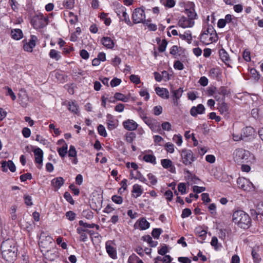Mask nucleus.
<instances>
[{
  "instance_id": "obj_1",
  "label": "nucleus",
  "mask_w": 263,
  "mask_h": 263,
  "mask_svg": "<svg viewBox=\"0 0 263 263\" xmlns=\"http://www.w3.org/2000/svg\"><path fill=\"white\" fill-rule=\"evenodd\" d=\"M232 221L239 228L243 229H248L251 223V219L246 212L242 210H236L232 215Z\"/></svg>"
},
{
  "instance_id": "obj_2",
  "label": "nucleus",
  "mask_w": 263,
  "mask_h": 263,
  "mask_svg": "<svg viewBox=\"0 0 263 263\" xmlns=\"http://www.w3.org/2000/svg\"><path fill=\"white\" fill-rule=\"evenodd\" d=\"M233 155L234 160L237 163L251 162L252 156L248 151L243 148H237L234 152Z\"/></svg>"
},
{
  "instance_id": "obj_3",
  "label": "nucleus",
  "mask_w": 263,
  "mask_h": 263,
  "mask_svg": "<svg viewBox=\"0 0 263 263\" xmlns=\"http://www.w3.org/2000/svg\"><path fill=\"white\" fill-rule=\"evenodd\" d=\"M31 24L36 29L45 27L48 24V18L45 17L43 14L35 15L31 20Z\"/></svg>"
},
{
  "instance_id": "obj_4",
  "label": "nucleus",
  "mask_w": 263,
  "mask_h": 263,
  "mask_svg": "<svg viewBox=\"0 0 263 263\" xmlns=\"http://www.w3.org/2000/svg\"><path fill=\"white\" fill-rule=\"evenodd\" d=\"M132 17L133 23L135 24L138 23L145 24V22H150L149 20H145L144 10L141 8L135 9L133 12Z\"/></svg>"
},
{
  "instance_id": "obj_5",
  "label": "nucleus",
  "mask_w": 263,
  "mask_h": 263,
  "mask_svg": "<svg viewBox=\"0 0 263 263\" xmlns=\"http://www.w3.org/2000/svg\"><path fill=\"white\" fill-rule=\"evenodd\" d=\"M181 157L182 163L185 165H191L193 162L196 160V157L194 155L191 149H183L181 152Z\"/></svg>"
},
{
  "instance_id": "obj_6",
  "label": "nucleus",
  "mask_w": 263,
  "mask_h": 263,
  "mask_svg": "<svg viewBox=\"0 0 263 263\" xmlns=\"http://www.w3.org/2000/svg\"><path fill=\"white\" fill-rule=\"evenodd\" d=\"M237 183L239 188L245 191L250 192L255 189L253 183L243 177L238 178L237 180Z\"/></svg>"
},
{
  "instance_id": "obj_7",
  "label": "nucleus",
  "mask_w": 263,
  "mask_h": 263,
  "mask_svg": "<svg viewBox=\"0 0 263 263\" xmlns=\"http://www.w3.org/2000/svg\"><path fill=\"white\" fill-rule=\"evenodd\" d=\"M12 250L10 252L5 250V252L2 253L3 258L9 262H12L15 260L17 256V247H13Z\"/></svg>"
},
{
  "instance_id": "obj_8",
  "label": "nucleus",
  "mask_w": 263,
  "mask_h": 263,
  "mask_svg": "<svg viewBox=\"0 0 263 263\" xmlns=\"http://www.w3.org/2000/svg\"><path fill=\"white\" fill-rule=\"evenodd\" d=\"M12 247H16L15 242L12 239H8L3 241L1 247L2 253L5 252V250L8 251V252H10L11 250H12Z\"/></svg>"
},
{
  "instance_id": "obj_9",
  "label": "nucleus",
  "mask_w": 263,
  "mask_h": 263,
  "mask_svg": "<svg viewBox=\"0 0 263 263\" xmlns=\"http://www.w3.org/2000/svg\"><path fill=\"white\" fill-rule=\"evenodd\" d=\"M205 107L202 104L197 106H193L190 109V114L193 117H196L198 114H203L205 112Z\"/></svg>"
},
{
  "instance_id": "obj_10",
  "label": "nucleus",
  "mask_w": 263,
  "mask_h": 263,
  "mask_svg": "<svg viewBox=\"0 0 263 263\" xmlns=\"http://www.w3.org/2000/svg\"><path fill=\"white\" fill-rule=\"evenodd\" d=\"M178 25L182 28H185L187 27H192L194 25V21L190 20L189 18L182 16L178 22Z\"/></svg>"
},
{
  "instance_id": "obj_11",
  "label": "nucleus",
  "mask_w": 263,
  "mask_h": 263,
  "mask_svg": "<svg viewBox=\"0 0 263 263\" xmlns=\"http://www.w3.org/2000/svg\"><path fill=\"white\" fill-rule=\"evenodd\" d=\"M37 38L35 36L31 35V39L29 40V42L24 44L23 48L24 50L28 52H32V49L36 45L35 42Z\"/></svg>"
},
{
  "instance_id": "obj_12",
  "label": "nucleus",
  "mask_w": 263,
  "mask_h": 263,
  "mask_svg": "<svg viewBox=\"0 0 263 263\" xmlns=\"http://www.w3.org/2000/svg\"><path fill=\"white\" fill-rule=\"evenodd\" d=\"M218 109L220 114L223 115L226 118H228L229 116V106L224 102L219 103L218 104Z\"/></svg>"
},
{
  "instance_id": "obj_13",
  "label": "nucleus",
  "mask_w": 263,
  "mask_h": 263,
  "mask_svg": "<svg viewBox=\"0 0 263 263\" xmlns=\"http://www.w3.org/2000/svg\"><path fill=\"white\" fill-rule=\"evenodd\" d=\"M63 105H67L68 109L73 114H78L79 112V106L76 101H69L67 103L64 102Z\"/></svg>"
},
{
  "instance_id": "obj_14",
  "label": "nucleus",
  "mask_w": 263,
  "mask_h": 263,
  "mask_svg": "<svg viewBox=\"0 0 263 263\" xmlns=\"http://www.w3.org/2000/svg\"><path fill=\"white\" fill-rule=\"evenodd\" d=\"M123 125L125 129L131 131L136 130L138 127L137 123L133 120L130 119L124 121Z\"/></svg>"
},
{
  "instance_id": "obj_15",
  "label": "nucleus",
  "mask_w": 263,
  "mask_h": 263,
  "mask_svg": "<svg viewBox=\"0 0 263 263\" xmlns=\"http://www.w3.org/2000/svg\"><path fill=\"white\" fill-rule=\"evenodd\" d=\"M137 224L138 225V228L141 230L147 229L150 226V223L144 217L140 218L136 222L134 225L135 228H137Z\"/></svg>"
},
{
  "instance_id": "obj_16",
  "label": "nucleus",
  "mask_w": 263,
  "mask_h": 263,
  "mask_svg": "<svg viewBox=\"0 0 263 263\" xmlns=\"http://www.w3.org/2000/svg\"><path fill=\"white\" fill-rule=\"evenodd\" d=\"M33 153L35 156V163L42 165L43 158V151L40 148H36L33 151Z\"/></svg>"
},
{
  "instance_id": "obj_17",
  "label": "nucleus",
  "mask_w": 263,
  "mask_h": 263,
  "mask_svg": "<svg viewBox=\"0 0 263 263\" xmlns=\"http://www.w3.org/2000/svg\"><path fill=\"white\" fill-rule=\"evenodd\" d=\"M200 41L203 44L208 45L213 42H216L217 39L214 38L213 36L207 35L205 33H201L200 36Z\"/></svg>"
},
{
  "instance_id": "obj_18",
  "label": "nucleus",
  "mask_w": 263,
  "mask_h": 263,
  "mask_svg": "<svg viewBox=\"0 0 263 263\" xmlns=\"http://www.w3.org/2000/svg\"><path fill=\"white\" fill-rule=\"evenodd\" d=\"M64 183V179L62 177L54 178L51 181V185L54 187V190H59Z\"/></svg>"
},
{
  "instance_id": "obj_19",
  "label": "nucleus",
  "mask_w": 263,
  "mask_h": 263,
  "mask_svg": "<svg viewBox=\"0 0 263 263\" xmlns=\"http://www.w3.org/2000/svg\"><path fill=\"white\" fill-rule=\"evenodd\" d=\"M219 54L220 58L225 63V64L229 65L231 60L227 52L224 49L222 48L219 50Z\"/></svg>"
},
{
  "instance_id": "obj_20",
  "label": "nucleus",
  "mask_w": 263,
  "mask_h": 263,
  "mask_svg": "<svg viewBox=\"0 0 263 263\" xmlns=\"http://www.w3.org/2000/svg\"><path fill=\"white\" fill-rule=\"evenodd\" d=\"M155 91L159 96L162 98L166 99L169 98V92L166 88L157 87L155 88Z\"/></svg>"
},
{
  "instance_id": "obj_21",
  "label": "nucleus",
  "mask_w": 263,
  "mask_h": 263,
  "mask_svg": "<svg viewBox=\"0 0 263 263\" xmlns=\"http://www.w3.org/2000/svg\"><path fill=\"white\" fill-rule=\"evenodd\" d=\"M101 43L107 48L111 49L114 47V42L109 37H103L101 39Z\"/></svg>"
},
{
  "instance_id": "obj_22",
  "label": "nucleus",
  "mask_w": 263,
  "mask_h": 263,
  "mask_svg": "<svg viewBox=\"0 0 263 263\" xmlns=\"http://www.w3.org/2000/svg\"><path fill=\"white\" fill-rule=\"evenodd\" d=\"M11 36L15 40H19L23 36L22 31L20 29H14L11 31Z\"/></svg>"
},
{
  "instance_id": "obj_23",
  "label": "nucleus",
  "mask_w": 263,
  "mask_h": 263,
  "mask_svg": "<svg viewBox=\"0 0 263 263\" xmlns=\"http://www.w3.org/2000/svg\"><path fill=\"white\" fill-rule=\"evenodd\" d=\"M202 33H205L208 36H213L215 39H218L217 33L212 25H209L206 30L203 31Z\"/></svg>"
},
{
  "instance_id": "obj_24",
  "label": "nucleus",
  "mask_w": 263,
  "mask_h": 263,
  "mask_svg": "<svg viewBox=\"0 0 263 263\" xmlns=\"http://www.w3.org/2000/svg\"><path fill=\"white\" fill-rule=\"evenodd\" d=\"M119 12H122V16L124 18L123 21L128 25L132 26V24L127 13L126 12V8L124 7L121 6L119 10Z\"/></svg>"
},
{
  "instance_id": "obj_25",
  "label": "nucleus",
  "mask_w": 263,
  "mask_h": 263,
  "mask_svg": "<svg viewBox=\"0 0 263 263\" xmlns=\"http://www.w3.org/2000/svg\"><path fill=\"white\" fill-rule=\"evenodd\" d=\"M221 74V72L219 67L212 68L209 71V76L213 79L218 78Z\"/></svg>"
},
{
  "instance_id": "obj_26",
  "label": "nucleus",
  "mask_w": 263,
  "mask_h": 263,
  "mask_svg": "<svg viewBox=\"0 0 263 263\" xmlns=\"http://www.w3.org/2000/svg\"><path fill=\"white\" fill-rule=\"evenodd\" d=\"M132 192L136 194L135 195H134V197L137 198L141 196L143 193V190L140 185L135 184L133 185Z\"/></svg>"
},
{
  "instance_id": "obj_27",
  "label": "nucleus",
  "mask_w": 263,
  "mask_h": 263,
  "mask_svg": "<svg viewBox=\"0 0 263 263\" xmlns=\"http://www.w3.org/2000/svg\"><path fill=\"white\" fill-rule=\"evenodd\" d=\"M179 36L182 40H186L189 44H191L192 43V35L190 31L189 30L185 32L184 34L180 33Z\"/></svg>"
},
{
  "instance_id": "obj_28",
  "label": "nucleus",
  "mask_w": 263,
  "mask_h": 263,
  "mask_svg": "<svg viewBox=\"0 0 263 263\" xmlns=\"http://www.w3.org/2000/svg\"><path fill=\"white\" fill-rule=\"evenodd\" d=\"M106 249L109 256L115 259L117 258V253L115 249L110 245H106Z\"/></svg>"
},
{
  "instance_id": "obj_29",
  "label": "nucleus",
  "mask_w": 263,
  "mask_h": 263,
  "mask_svg": "<svg viewBox=\"0 0 263 263\" xmlns=\"http://www.w3.org/2000/svg\"><path fill=\"white\" fill-rule=\"evenodd\" d=\"M142 240L147 242L151 247H155L158 244L157 241H153L152 238L148 235L143 236Z\"/></svg>"
},
{
  "instance_id": "obj_30",
  "label": "nucleus",
  "mask_w": 263,
  "mask_h": 263,
  "mask_svg": "<svg viewBox=\"0 0 263 263\" xmlns=\"http://www.w3.org/2000/svg\"><path fill=\"white\" fill-rule=\"evenodd\" d=\"M67 148L68 145L66 143H65L62 147L58 148L57 151L60 157L63 158L66 156L68 152Z\"/></svg>"
},
{
  "instance_id": "obj_31",
  "label": "nucleus",
  "mask_w": 263,
  "mask_h": 263,
  "mask_svg": "<svg viewBox=\"0 0 263 263\" xmlns=\"http://www.w3.org/2000/svg\"><path fill=\"white\" fill-rule=\"evenodd\" d=\"M143 160L146 162H149L153 164H156V157L153 155H145L143 157Z\"/></svg>"
},
{
  "instance_id": "obj_32",
  "label": "nucleus",
  "mask_w": 263,
  "mask_h": 263,
  "mask_svg": "<svg viewBox=\"0 0 263 263\" xmlns=\"http://www.w3.org/2000/svg\"><path fill=\"white\" fill-rule=\"evenodd\" d=\"M171 92L173 93V97L175 98L176 99H179V98L181 97L182 93L183 92V88L180 87L177 90H171Z\"/></svg>"
},
{
  "instance_id": "obj_33",
  "label": "nucleus",
  "mask_w": 263,
  "mask_h": 263,
  "mask_svg": "<svg viewBox=\"0 0 263 263\" xmlns=\"http://www.w3.org/2000/svg\"><path fill=\"white\" fill-rule=\"evenodd\" d=\"M114 98L117 100L121 101L124 102H127L128 101V98L127 97L120 92L115 93Z\"/></svg>"
},
{
  "instance_id": "obj_34",
  "label": "nucleus",
  "mask_w": 263,
  "mask_h": 263,
  "mask_svg": "<svg viewBox=\"0 0 263 263\" xmlns=\"http://www.w3.org/2000/svg\"><path fill=\"white\" fill-rule=\"evenodd\" d=\"M55 76L56 79L61 83L65 82L67 78V77L62 72H57L55 74Z\"/></svg>"
},
{
  "instance_id": "obj_35",
  "label": "nucleus",
  "mask_w": 263,
  "mask_h": 263,
  "mask_svg": "<svg viewBox=\"0 0 263 263\" xmlns=\"http://www.w3.org/2000/svg\"><path fill=\"white\" fill-rule=\"evenodd\" d=\"M100 19L104 21V23L106 26H109L111 22V19L110 17H107V14L104 12H102L100 14Z\"/></svg>"
},
{
  "instance_id": "obj_36",
  "label": "nucleus",
  "mask_w": 263,
  "mask_h": 263,
  "mask_svg": "<svg viewBox=\"0 0 263 263\" xmlns=\"http://www.w3.org/2000/svg\"><path fill=\"white\" fill-rule=\"evenodd\" d=\"M49 56L51 58L58 61L61 58L59 52L54 49H51L49 52Z\"/></svg>"
},
{
  "instance_id": "obj_37",
  "label": "nucleus",
  "mask_w": 263,
  "mask_h": 263,
  "mask_svg": "<svg viewBox=\"0 0 263 263\" xmlns=\"http://www.w3.org/2000/svg\"><path fill=\"white\" fill-rule=\"evenodd\" d=\"M136 134L133 132L127 133L126 135V140L128 143H132L134 139L136 138Z\"/></svg>"
},
{
  "instance_id": "obj_38",
  "label": "nucleus",
  "mask_w": 263,
  "mask_h": 263,
  "mask_svg": "<svg viewBox=\"0 0 263 263\" xmlns=\"http://www.w3.org/2000/svg\"><path fill=\"white\" fill-rule=\"evenodd\" d=\"M186 13L187 15V18L191 20L194 21L196 18L197 14L195 12L194 9H186Z\"/></svg>"
},
{
  "instance_id": "obj_39",
  "label": "nucleus",
  "mask_w": 263,
  "mask_h": 263,
  "mask_svg": "<svg viewBox=\"0 0 263 263\" xmlns=\"http://www.w3.org/2000/svg\"><path fill=\"white\" fill-rule=\"evenodd\" d=\"M161 163L164 168H168L172 166V161L167 159H162Z\"/></svg>"
},
{
  "instance_id": "obj_40",
  "label": "nucleus",
  "mask_w": 263,
  "mask_h": 263,
  "mask_svg": "<svg viewBox=\"0 0 263 263\" xmlns=\"http://www.w3.org/2000/svg\"><path fill=\"white\" fill-rule=\"evenodd\" d=\"M217 91L222 96V97L224 99L226 96L230 93V91L225 86L220 87Z\"/></svg>"
},
{
  "instance_id": "obj_41",
  "label": "nucleus",
  "mask_w": 263,
  "mask_h": 263,
  "mask_svg": "<svg viewBox=\"0 0 263 263\" xmlns=\"http://www.w3.org/2000/svg\"><path fill=\"white\" fill-rule=\"evenodd\" d=\"M63 5L66 8L71 9L74 7V0H65L63 2Z\"/></svg>"
},
{
  "instance_id": "obj_42",
  "label": "nucleus",
  "mask_w": 263,
  "mask_h": 263,
  "mask_svg": "<svg viewBox=\"0 0 263 263\" xmlns=\"http://www.w3.org/2000/svg\"><path fill=\"white\" fill-rule=\"evenodd\" d=\"M167 42L165 39L162 41L161 43L159 44L158 50L160 52H164L166 48Z\"/></svg>"
},
{
  "instance_id": "obj_43",
  "label": "nucleus",
  "mask_w": 263,
  "mask_h": 263,
  "mask_svg": "<svg viewBox=\"0 0 263 263\" xmlns=\"http://www.w3.org/2000/svg\"><path fill=\"white\" fill-rule=\"evenodd\" d=\"M162 232V231L161 229L155 228L153 229V230L152 231V235L153 236L154 238L158 239L159 238Z\"/></svg>"
},
{
  "instance_id": "obj_44",
  "label": "nucleus",
  "mask_w": 263,
  "mask_h": 263,
  "mask_svg": "<svg viewBox=\"0 0 263 263\" xmlns=\"http://www.w3.org/2000/svg\"><path fill=\"white\" fill-rule=\"evenodd\" d=\"M196 234L199 236L202 239H204V237L206 235V231L204 230H201L200 229H196L195 230Z\"/></svg>"
},
{
  "instance_id": "obj_45",
  "label": "nucleus",
  "mask_w": 263,
  "mask_h": 263,
  "mask_svg": "<svg viewBox=\"0 0 263 263\" xmlns=\"http://www.w3.org/2000/svg\"><path fill=\"white\" fill-rule=\"evenodd\" d=\"M98 131L99 134L101 136H102L104 137H106L107 136V133L106 132L105 128L103 125L100 124L98 126Z\"/></svg>"
},
{
  "instance_id": "obj_46",
  "label": "nucleus",
  "mask_w": 263,
  "mask_h": 263,
  "mask_svg": "<svg viewBox=\"0 0 263 263\" xmlns=\"http://www.w3.org/2000/svg\"><path fill=\"white\" fill-rule=\"evenodd\" d=\"M64 197L66 199V200L69 203H70L71 204H74V201L72 199V196H71L69 192H65L64 194Z\"/></svg>"
},
{
  "instance_id": "obj_47",
  "label": "nucleus",
  "mask_w": 263,
  "mask_h": 263,
  "mask_svg": "<svg viewBox=\"0 0 263 263\" xmlns=\"http://www.w3.org/2000/svg\"><path fill=\"white\" fill-rule=\"evenodd\" d=\"M66 218L70 221H73L76 219V214L73 211H69L66 213Z\"/></svg>"
},
{
  "instance_id": "obj_48",
  "label": "nucleus",
  "mask_w": 263,
  "mask_h": 263,
  "mask_svg": "<svg viewBox=\"0 0 263 263\" xmlns=\"http://www.w3.org/2000/svg\"><path fill=\"white\" fill-rule=\"evenodd\" d=\"M250 74L251 77L253 78L256 81L258 80L260 78V74L254 68H252L250 70Z\"/></svg>"
},
{
  "instance_id": "obj_49",
  "label": "nucleus",
  "mask_w": 263,
  "mask_h": 263,
  "mask_svg": "<svg viewBox=\"0 0 263 263\" xmlns=\"http://www.w3.org/2000/svg\"><path fill=\"white\" fill-rule=\"evenodd\" d=\"M77 156V152L76 148L73 145H70L69 150L68 151V156L69 157H76Z\"/></svg>"
},
{
  "instance_id": "obj_50",
  "label": "nucleus",
  "mask_w": 263,
  "mask_h": 263,
  "mask_svg": "<svg viewBox=\"0 0 263 263\" xmlns=\"http://www.w3.org/2000/svg\"><path fill=\"white\" fill-rule=\"evenodd\" d=\"M83 215L87 219H91L93 217V213L90 210L83 211Z\"/></svg>"
},
{
  "instance_id": "obj_51",
  "label": "nucleus",
  "mask_w": 263,
  "mask_h": 263,
  "mask_svg": "<svg viewBox=\"0 0 263 263\" xmlns=\"http://www.w3.org/2000/svg\"><path fill=\"white\" fill-rule=\"evenodd\" d=\"M32 178V175L31 173H27L26 174H24L23 175H22L20 176V180L22 182H25L27 179L31 180Z\"/></svg>"
},
{
  "instance_id": "obj_52",
  "label": "nucleus",
  "mask_w": 263,
  "mask_h": 263,
  "mask_svg": "<svg viewBox=\"0 0 263 263\" xmlns=\"http://www.w3.org/2000/svg\"><path fill=\"white\" fill-rule=\"evenodd\" d=\"M191 214L192 211L191 209L189 208H185L182 210L181 216L182 218H184L190 216L191 215Z\"/></svg>"
},
{
  "instance_id": "obj_53",
  "label": "nucleus",
  "mask_w": 263,
  "mask_h": 263,
  "mask_svg": "<svg viewBox=\"0 0 263 263\" xmlns=\"http://www.w3.org/2000/svg\"><path fill=\"white\" fill-rule=\"evenodd\" d=\"M143 121L145 124H146L148 126H150L152 125V124L155 121V120L153 119L152 118H151L149 117H146V116H143L142 117Z\"/></svg>"
},
{
  "instance_id": "obj_54",
  "label": "nucleus",
  "mask_w": 263,
  "mask_h": 263,
  "mask_svg": "<svg viewBox=\"0 0 263 263\" xmlns=\"http://www.w3.org/2000/svg\"><path fill=\"white\" fill-rule=\"evenodd\" d=\"M113 202L117 204H121L123 202V198L122 197L117 195H114L111 197Z\"/></svg>"
},
{
  "instance_id": "obj_55",
  "label": "nucleus",
  "mask_w": 263,
  "mask_h": 263,
  "mask_svg": "<svg viewBox=\"0 0 263 263\" xmlns=\"http://www.w3.org/2000/svg\"><path fill=\"white\" fill-rule=\"evenodd\" d=\"M174 67L176 69L181 70L184 68L183 64L180 61H176L174 64Z\"/></svg>"
},
{
  "instance_id": "obj_56",
  "label": "nucleus",
  "mask_w": 263,
  "mask_h": 263,
  "mask_svg": "<svg viewBox=\"0 0 263 263\" xmlns=\"http://www.w3.org/2000/svg\"><path fill=\"white\" fill-rule=\"evenodd\" d=\"M165 147L167 152L173 153L174 152V145L173 144L170 142L166 143Z\"/></svg>"
},
{
  "instance_id": "obj_57",
  "label": "nucleus",
  "mask_w": 263,
  "mask_h": 263,
  "mask_svg": "<svg viewBox=\"0 0 263 263\" xmlns=\"http://www.w3.org/2000/svg\"><path fill=\"white\" fill-rule=\"evenodd\" d=\"M130 80L136 84H139L140 83V80L138 76L132 74L129 77Z\"/></svg>"
},
{
  "instance_id": "obj_58",
  "label": "nucleus",
  "mask_w": 263,
  "mask_h": 263,
  "mask_svg": "<svg viewBox=\"0 0 263 263\" xmlns=\"http://www.w3.org/2000/svg\"><path fill=\"white\" fill-rule=\"evenodd\" d=\"M209 118L212 120H215L216 122H218L221 120V118L219 116H217L215 112H212L209 114Z\"/></svg>"
},
{
  "instance_id": "obj_59",
  "label": "nucleus",
  "mask_w": 263,
  "mask_h": 263,
  "mask_svg": "<svg viewBox=\"0 0 263 263\" xmlns=\"http://www.w3.org/2000/svg\"><path fill=\"white\" fill-rule=\"evenodd\" d=\"M4 88L7 90L6 95L10 96L13 101L15 100L16 99V96L13 92L12 89L8 86H6Z\"/></svg>"
},
{
  "instance_id": "obj_60",
  "label": "nucleus",
  "mask_w": 263,
  "mask_h": 263,
  "mask_svg": "<svg viewBox=\"0 0 263 263\" xmlns=\"http://www.w3.org/2000/svg\"><path fill=\"white\" fill-rule=\"evenodd\" d=\"M121 80L117 78H114L110 82V85L111 87H116L120 84Z\"/></svg>"
},
{
  "instance_id": "obj_61",
  "label": "nucleus",
  "mask_w": 263,
  "mask_h": 263,
  "mask_svg": "<svg viewBox=\"0 0 263 263\" xmlns=\"http://www.w3.org/2000/svg\"><path fill=\"white\" fill-rule=\"evenodd\" d=\"M178 190L181 194H184L186 192V185L185 183H180L178 185Z\"/></svg>"
},
{
  "instance_id": "obj_62",
  "label": "nucleus",
  "mask_w": 263,
  "mask_h": 263,
  "mask_svg": "<svg viewBox=\"0 0 263 263\" xmlns=\"http://www.w3.org/2000/svg\"><path fill=\"white\" fill-rule=\"evenodd\" d=\"M214 98L219 103L224 102L225 99L222 97V96L217 91L214 93Z\"/></svg>"
},
{
  "instance_id": "obj_63",
  "label": "nucleus",
  "mask_w": 263,
  "mask_h": 263,
  "mask_svg": "<svg viewBox=\"0 0 263 263\" xmlns=\"http://www.w3.org/2000/svg\"><path fill=\"white\" fill-rule=\"evenodd\" d=\"M7 167L11 172H14L16 171V167L12 160L7 161Z\"/></svg>"
},
{
  "instance_id": "obj_64",
  "label": "nucleus",
  "mask_w": 263,
  "mask_h": 263,
  "mask_svg": "<svg viewBox=\"0 0 263 263\" xmlns=\"http://www.w3.org/2000/svg\"><path fill=\"white\" fill-rule=\"evenodd\" d=\"M164 5L168 8H172L175 5L174 0H163Z\"/></svg>"
}]
</instances>
